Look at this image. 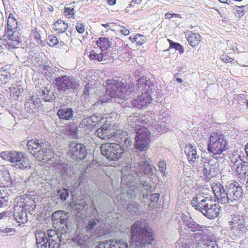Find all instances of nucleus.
I'll use <instances>...</instances> for the list:
<instances>
[{"label":"nucleus","instance_id":"37998d69","mask_svg":"<svg viewBox=\"0 0 248 248\" xmlns=\"http://www.w3.org/2000/svg\"><path fill=\"white\" fill-rule=\"evenodd\" d=\"M48 232H44L41 230H37L35 232V235L36 240L41 241H48Z\"/></svg>","mask_w":248,"mask_h":248},{"label":"nucleus","instance_id":"4c0bfd02","mask_svg":"<svg viewBox=\"0 0 248 248\" xmlns=\"http://www.w3.org/2000/svg\"><path fill=\"white\" fill-rule=\"evenodd\" d=\"M201 39V35L198 33H191L187 37V40L189 44L192 47L198 46Z\"/></svg>","mask_w":248,"mask_h":248},{"label":"nucleus","instance_id":"2eb2a0df","mask_svg":"<svg viewBox=\"0 0 248 248\" xmlns=\"http://www.w3.org/2000/svg\"><path fill=\"white\" fill-rule=\"evenodd\" d=\"M48 237V248H60L61 243L66 239L65 234L58 233L57 231L54 230L48 229L47 230Z\"/></svg>","mask_w":248,"mask_h":248},{"label":"nucleus","instance_id":"09e8293b","mask_svg":"<svg viewBox=\"0 0 248 248\" xmlns=\"http://www.w3.org/2000/svg\"><path fill=\"white\" fill-rule=\"evenodd\" d=\"M57 195L62 200L65 201L67 197L69 196V191L66 188L60 189L57 191Z\"/></svg>","mask_w":248,"mask_h":248},{"label":"nucleus","instance_id":"bb28decb","mask_svg":"<svg viewBox=\"0 0 248 248\" xmlns=\"http://www.w3.org/2000/svg\"><path fill=\"white\" fill-rule=\"evenodd\" d=\"M132 132L136 133L135 139H151L150 133L148 129L144 126H140L137 129H133Z\"/></svg>","mask_w":248,"mask_h":248},{"label":"nucleus","instance_id":"a18cd8bd","mask_svg":"<svg viewBox=\"0 0 248 248\" xmlns=\"http://www.w3.org/2000/svg\"><path fill=\"white\" fill-rule=\"evenodd\" d=\"M106 55L103 53L98 54L94 51H92L89 55V58L91 60H96L98 62L102 61L104 58L106 59Z\"/></svg>","mask_w":248,"mask_h":248},{"label":"nucleus","instance_id":"ddd939ff","mask_svg":"<svg viewBox=\"0 0 248 248\" xmlns=\"http://www.w3.org/2000/svg\"><path fill=\"white\" fill-rule=\"evenodd\" d=\"M151 116L149 114H146L145 115H140L139 114L135 113L128 117L127 119L128 124L127 128L131 132L133 129H137L140 126V124H146L151 123L150 119Z\"/></svg>","mask_w":248,"mask_h":248},{"label":"nucleus","instance_id":"680f3d73","mask_svg":"<svg viewBox=\"0 0 248 248\" xmlns=\"http://www.w3.org/2000/svg\"><path fill=\"white\" fill-rule=\"evenodd\" d=\"M74 9L73 7H65L64 13L66 16H69V17L74 14Z\"/></svg>","mask_w":248,"mask_h":248},{"label":"nucleus","instance_id":"de8ad7c7","mask_svg":"<svg viewBox=\"0 0 248 248\" xmlns=\"http://www.w3.org/2000/svg\"><path fill=\"white\" fill-rule=\"evenodd\" d=\"M170 43V47L171 48H175L176 50L179 51L180 54L184 53V48L182 45L178 43H175L170 40H169Z\"/></svg>","mask_w":248,"mask_h":248},{"label":"nucleus","instance_id":"c03bdc74","mask_svg":"<svg viewBox=\"0 0 248 248\" xmlns=\"http://www.w3.org/2000/svg\"><path fill=\"white\" fill-rule=\"evenodd\" d=\"M99 220L95 217L94 218L89 219L86 223V229L88 232H92L93 229L99 223Z\"/></svg>","mask_w":248,"mask_h":248},{"label":"nucleus","instance_id":"423d86ee","mask_svg":"<svg viewBox=\"0 0 248 248\" xmlns=\"http://www.w3.org/2000/svg\"><path fill=\"white\" fill-rule=\"evenodd\" d=\"M122 183L129 185V181H131L130 176L135 177L144 174H152V168L149 162L147 161H140L135 163L134 166L127 165L126 168L122 170Z\"/></svg>","mask_w":248,"mask_h":248},{"label":"nucleus","instance_id":"052dcab7","mask_svg":"<svg viewBox=\"0 0 248 248\" xmlns=\"http://www.w3.org/2000/svg\"><path fill=\"white\" fill-rule=\"evenodd\" d=\"M93 88H89L87 85H86L84 88L83 94V95L85 96V98L89 96L91 94V93L93 91Z\"/></svg>","mask_w":248,"mask_h":248},{"label":"nucleus","instance_id":"c9c22d12","mask_svg":"<svg viewBox=\"0 0 248 248\" xmlns=\"http://www.w3.org/2000/svg\"><path fill=\"white\" fill-rule=\"evenodd\" d=\"M42 93L44 97V100L46 102H50L54 100L57 96V93L48 87H45L43 90Z\"/></svg>","mask_w":248,"mask_h":248},{"label":"nucleus","instance_id":"ea45409f","mask_svg":"<svg viewBox=\"0 0 248 248\" xmlns=\"http://www.w3.org/2000/svg\"><path fill=\"white\" fill-rule=\"evenodd\" d=\"M116 144L121 145V148H123L125 147V148H127L130 146L132 145V139L130 138V136L129 135V133L127 132L126 133V136H124V138L122 137L121 140L118 141V142L115 143Z\"/></svg>","mask_w":248,"mask_h":248},{"label":"nucleus","instance_id":"dca6fc26","mask_svg":"<svg viewBox=\"0 0 248 248\" xmlns=\"http://www.w3.org/2000/svg\"><path fill=\"white\" fill-rule=\"evenodd\" d=\"M45 146V142L37 139L29 140L27 143L28 150L35 157H39L43 154L42 150Z\"/></svg>","mask_w":248,"mask_h":248},{"label":"nucleus","instance_id":"a211bd4d","mask_svg":"<svg viewBox=\"0 0 248 248\" xmlns=\"http://www.w3.org/2000/svg\"><path fill=\"white\" fill-rule=\"evenodd\" d=\"M185 153L188 162L191 165H196L198 163L200 156L197 153L195 145L186 144L185 148Z\"/></svg>","mask_w":248,"mask_h":248},{"label":"nucleus","instance_id":"7c9ffc66","mask_svg":"<svg viewBox=\"0 0 248 248\" xmlns=\"http://www.w3.org/2000/svg\"><path fill=\"white\" fill-rule=\"evenodd\" d=\"M52 166L54 169L62 175H64L68 170V166L66 164L62 163L60 160L53 163Z\"/></svg>","mask_w":248,"mask_h":248},{"label":"nucleus","instance_id":"cd10ccee","mask_svg":"<svg viewBox=\"0 0 248 248\" xmlns=\"http://www.w3.org/2000/svg\"><path fill=\"white\" fill-rule=\"evenodd\" d=\"M72 206L73 209L77 211L78 213L85 211L88 208L86 200L81 198L77 199Z\"/></svg>","mask_w":248,"mask_h":248},{"label":"nucleus","instance_id":"3c124183","mask_svg":"<svg viewBox=\"0 0 248 248\" xmlns=\"http://www.w3.org/2000/svg\"><path fill=\"white\" fill-rule=\"evenodd\" d=\"M94 126L101 122L102 117L100 114H95L88 117Z\"/></svg>","mask_w":248,"mask_h":248},{"label":"nucleus","instance_id":"f257e3e1","mask_svg":"<svg viewBox=\"0 0 248 248\" xmlns=\"http://www.w3.org/2000/svg\"><path fill=\"white\" fill-rule=\"evenodd\" d=\"M149 186L146 182L140 183L135 186H130L127 193L121 192L120 190H117L112 199L116 205L126 206L127 210L131 213H136L139 210L137 201L140 198L139 194L147 195Z\"/></svg>","mask_w":248,"mask_h":248},{"label":"nucleus","instance_id":"7ed1b4c3","mask_svg":"<svg viewBox=\"0 0 248 248\" xmlns=\"http://www.w3.org/2000/svg\"><path fill=\"white\" fill-rule=\"evenodd\" d=\"M106 86V93L99 99L102 103L109 102L113 98L116 103L122 105L126 101V98L133 94L131 88L127 87L126 83L117 80L108 79Z\"/></svg>","mask_w":248,"mask_h":248},{"label":"nucleus","instance_id":"412c9836","mask_svg":"<svg viewBox=\"0 0 248 248\" xmlns=\"http://www.w3.org/2000/svg\"><path fill=\"white\" fill-rule=\"evenodd\" d=\"M96 248H128V245L123 240L110 239L99 243Z\"/></svg>","mask_w":248,"mask_h":248},{"label":"nucleus","instance_id":"5fc2aeb1","mask_svg":"<svg viewBox=\"0 0 248 248\" xmlns=\"http://www.w3.org/2000/svg\"><path fill=\"white\" fill-rule=\"evenodd\" d=\"M11 78V76L9 74H4L0 75V86L6 84Z\"/></svg>","mask_w":248,"mask_h":248},{"label":"nucleus","instance_id":"69168bd1","mask_svg":"<svg viewBox=\"0 0 248 248\" xmlns=\"http://www.w3.org/2000/svg\"><path fill=\"white\" fill-rule=\"evenodd\" d=\"M222 59L225 62H231L233 61L232 58L228 56H223Z\"/></svg>","mask_w":248,"mask_h":248},{"label":"nucleus","instance_id":"e2e57ef3","mask_svg":"<svg viewBox=\"0 0 248 248\" xmlns=\"http://www.w3.org/2000/svg\"><path fill=\"white\" fill-rule=\"evenodd\" d=\"M158 167L162 173H165L166 170V164L164 161H160L158 163Z\"/></svg>","mask_w":248,"mask_h":248},{"label":"nucleus","instance_id":"9b49d317","mask_svg":"<svg viewBox=\"0 0 248 248\" xmlns=\"http://www.w3.org/2000/svg\"><path fill=\"white\" fill-rule=\"evenodd\" d=\"M229 225L231 232L241 236L248 227V217L242 214L234 215Z\"/></svg>","mask_w":248,"mask_h":248},{"label":"nucleus","instance_id":"c85d7f7f","mask_svg":"<svg viewBox=\"0 0 248 248\" xmlns=\"http://www.w3.org/2000/svg\"><path fill=\"white\" fill-rule=\"evenodd\" d=\"M74 241L81 248H86L90 243V238L87 235L79 234L74 239Z\"/></svg>","mask_w":248,"mask_h":248},{"label":"nucleus","instance_id":"4d7b16f0","mask_svg":"<svg viewBox=\"0 0 248 248\" xmlns=\"http://www.w3.org/2000/svg\"><path fill=\"white\" fill-rule=\"evenodd\" d=\"M36 248H47L48 241H41L36 240Z\"/></svg>","mask_w":248,"mask_h":248},{"label":"nucleus","instance_id":"79ce46f5","mask_svg":"<svg viewBox=\"0 0 248 248\" xmlns=\"http://www.w3.org/2000/svg\"><path fill=\"white\" fill-rule=\"evenodd\" d=\"M126 132L120 129H118L116 131H115L114 129L111 140L116 142V143L118 142V141L121 140L122 137L124 138Z\"/></svg>","mask_w":248,"mask_h":248},{"label":"nucleus","instance_id":"864d4df0","mask_svg":"<svg viewBox=\"0 0 248 248\" xmlns=\"http://www.w3.org/2000/svg\"><path fill=\"white\" fill-rule=\"evenodd\" d=\"M176 248H189L187 244L186 241L184 238L179 239L176 243Z\"/></svg>","mask_w":248,"mask_h":248},{"label":"nucleus","instance_id":"8fccbe9b","mask_svg":"<svg viewBox=\"0 0 248 248\" xmlns=\"http://www.w3.org/2000/svg\"><path fill=\"white\" fill-rule=\"evenodd\" d=\"M233 9L234 11L235 16L239 17L242 16L245 13L244 6H235Z\"/></svg>","mask_w":248,"mask_h":248},{"label":"nucleus","instance_id":"4be33fe9","mask_svg":"<svg viewBox=\"0 0 248 248\" xmlns=\"http://www.w3.org/2000/svg\"><path fill=\"white\" fill-rule=\"evenodd\" d=\"M218 164L217 162L210 160L207 163H204L203 173L206 178L211 179L216 176L218 171Z\"/></svg>","mask_w":248,"mask_h":248},{"label":"nucleus","instance_id":"774afa93","mask_svg":"<svg viewBox=\"0 0 248 248\" xmlns=\"http://www.w3.org/2000/svg\"><path fill=\"white\" fill-rule=\"evenodd\" d=\"M11 229L10 228H5L4 229H1L0 230V232H5L6 233H7L9 232H11Z\"/></svg>","mask_w":248,"mask_h":248},{"label":"nucleus","instance_id":"b1692460","mask_svg":"<svg viewBox=\"0 0 248 248\" xmlns=\"http://www.w3.org/2000/svg\"><path fill=\"white\" fill-rule=\"evenodd\" d=\"M14 217L17 222L24 224L28 221L27 211L21 206H15Z\"/></svg>","mask_w":248,"mask_h":248},{"label":"nucleus","instance_id":"9d476101","mask_svg":"<svg viewBox=\"0 0 248 248\" xmlns=\"http://www.w3.org/2000/svg\"><path fill=\"white\" fill-rule=\"evenodd\" d=\"M54 82L58 91L65 94L74 92L79 85L77 79L73 77L67 76H61L55 78Z\"/></svg>","mask_w":248,"mask_h":248},{"label":"nucleus","instance_id":"72a5a7b5","mask_svg":"<svg viewBox=\"0 0 248 248\" xmlns=\"http://www.w3.org/2000/svg\"><path fill=\"white\" fill-rule=\"evenodd\" d=\"M96 45L102 51H105L109 48L112 44L108 39L105 37H100L96 42Z\"/></svg>","mask_w":248,"mask_h":248},{"label":"nucleus","instance_id":"e433bc0d","mask_svg":"<svg viewBox=\"0 0 248 248\" xmlns=\"http://www.w3.org/2000/svg\"><path fill=\"white\" fill-rule=\"evenodd\" d=\"M79 127L83 129L86 133H89L94 126L93 124H92L90 119L87 117L82 120L79 124Z\"/></svg>","mask_w":248,"mask_h":248},{"label":"nucleus","instance_id":"6e6552de","mask_svg":"<svg viewBox=\"0 0 248 248\" xmlns=\"http://www.w3.org/2000/svg\"><path fill=\"white\" fill-rule=\"evenodd\" d=\"M226 138L220 132L213 133L209 137L208 150L214 155H220L228 149Z\"/></svg>","mask_w":248,"mask_h":248},{"label":"nucleus","instance_id":"f3484780","mask_svg":"<svg viewBox=\"0 0 248 248\" xmlns=\"http://www.w3.org/2000/svg\"><path fill=\"white\" fill-rule=\"evenodd\" d=\"M3 37L5 40H9L10 42L7 44L11 48L18 47V45L22 41V37L17 30L5 31Z\"/></svg>","mask_w":248,"mask_h":248},{"label":"nucleus","instance_id":"a878e982","mask_svg":"<svg viewBox=\"0 0 248 248\" xmlns=\"http://www.w3.org/2000/svg\"><path fill=\"white\" fill-rule=\"evenodd\" d=\"M186 226L192 232H202L205 233L207 231L205 226L201 225L192 220H187L185 222Z\"/></svg>","mask_w":248,"mask_h":248},{"label":"nucleus","instance_id":"6e6d98bb","mask_svg":"<svg viewBox=\"0 0 248 248\" xmlns=\"http://www.w3.org/2000/svg\"><path fill=\"white\" fill-rule=\"evenodd\" d=\"M47 40V44L50 46H55L59 42L58 38L54 36H49Z\"/></svg>","mask_w":248,"mask_h":248},{"label":"nucleus","instance_id":"aec40b11","mask_svg":"<svg viewBox=\"0 0 248 248\" xmlns=\"http://www.w3.org/2000/svg\"><path fill=\"white\" fill-rule=\"evenodd\" d=\"M113 125L109 123H105L96 131V135L100 139L107 140L112 139L113 133Z\"/></svg>","mask_w":248,"mask_h":248},{"label":"nucleus","instance_id":"f03ea898","mask_svg":"<svg viewBox=\"0 0 248 248\" xmlns=\"http://www.w3.org/2000/svg\"><path fill=\"white\" fill-rule=\"evenodd\" d=\"M136 87L134 88L132 86L128 85L127 87L131 88L133 92L132 95L128 96L126 99L131 97L135 94H138V97L130 102H124L123 104V107H133L139 109H144L151 103L150 95L155 90L153 83L146 78H142L137 81Z\"/></svg>","mask_w":248,"mask_h":248},{"label":"nucleus","instance_id":"603ef678","mask_svg":"<svg viewBox=\"0 0 248 248\" xmlns=\"http://www.w3.org/2000/svg\"><path fill=\"white\" fill-rule=\"evenodd\" d=\"M150 120L151 121V123L146 124L149 126L151 125L154 129L156 130L157 132H160L162 131V127L156 124L155 119L152 118L151 117V118H150Z\"/></svg>","mask_w":248,"mask_h":248},{"label":"nucleus","instance_id":"6ab92c4d","mask_svg":"<svg viewBox=\"0 0 248 248\" xmlns=\"http://www.w3.org/2000/svg\"><path fill=\"white\" fill-rule=\"evenodd\" d=\"M212 189L216 198L222 203H227V190L219 182L213 183Z\"/></svg>","mask_w":248,"mask_h":248},{"label":"nucleus","instance_id":"4468645a","mask_svg":"<svg viewBox=\"0 0 248 248\" xmlns=\"http://www.w3.org/2000/svg\"><path fill=\"white\" fill-rule=\"evenodd\" d=\"M69 154L73 159H84L87 155L86 147L81 143L72 142L69 145Z\"/></svg>","mask_w":248,"mask_h":248},{"label":"nucleus","instance_id":"49530a36","mask_svg":"<svg viewBox=\"0 0 248 248\" xmlns=\"http://www.w3.org/2000/svg\"><path fill=\"white\" fill-rule=\"evenodd\" d=\"M196 248H217V245L213 241L199 243Z\"/></svg>","mask_w":248,"mask_h":248},{"label":"nucleus","instance_id":"a19ab883","mask_svg":"<svg viewBox=\"0 0 248 248\" xmlns=\"http://www.w3.org/2000/svg\"><path fill=\"white\" fill-rule=\"evenodd\" d=\"M67 28V24L62 20H57L54 24V29L59 33L64 32Z\"/></svg>","mask_w":248,"mask_h":248},{"label":"nucleus","instance_id":"2f4dec72","mask_svg":"<svg viewBox=\"0 0 248 248\" xmlns=\"http://www.w3.org/2000/svg\"><path fill=\"white\" fill-rule=\"evenodd\" d=\"M8 190L5 187L0 186V208L7 204L9 200Z\"/></svg>","mask_w":248,"mask_h":248},{"label":"nucleus","instance_id":"13d9d810","mask_svg":"<svg viewBox=\"0 0 248 248\" xmlns=\"http://www.w3.org/2000/svg\"><path fill=\"white\" fill-rule=\"evenodd\" d=\"M159 198V194L158 193H154L151 195L150 200L151 202L150 204H152L153 202V205H155V204H157V201H158Z\"/></svg>","mask_w":248,"mask_h":248},{"label":"nucleus","instance_id":"f8f14e48","mask_svg":"<svg viewBox=\"0 0 248 248\" xmlns=\"http://www.w3.org/2000/svg\"><path fill=\"white\" fill-rule=\"evenodd\" d=\"M100 150L102 155L108 159L116 161L121 158L124 150L120 145L106 143L101 145Z\"/></svg>","mask_w":248,"mask_h":248},{"label":"nucleus","instance_id":"0e129e2a","mask_svg":"<svg viewBox=\"0 0 248 248\" xmlns=\"http://www.w3.org/2000/svg\"><path fill=\"white\" fill-rule=\"evenodd\" d=\"M143 36L142 35L138 34L135 38V41L138 44L140 45H142L145 41L143 39H141V38L143 37Z\"/></svg>","mask_w":248,"mask_h":248},{"label":"nucleus","instance_id":"338daca9","mask_svg":"<svg viewBox=\"0 0 248 248\" xmlns=\"http://www.w3.org/2000/svg\"><path fill=\"white\" fill-rule=\"evenodd\" d=\"M120 32L124 35H128L130 33L129 31L124 28L120 30Z\"/></svg>","mask_w":248,"mask_h":248},{"label":"nucleus","instance_id":"1a4fd4ad","mask_svg":"<svg viewBox=\"0 0 248 248\" xmlns=\"http://www.w3.org/2000/svg\"><path fill=\"white\" fill-rule=\"evenodd\" d=\"M227 190V203L230 205H236L241 201L243 191L242 186L236 181L227 182L225 185Z\"/></svg>","mask_w":248,"mask_h":248},{"label":"nucleus","instance_id":"5701e85b","mask_svg":"<svg viewBox=\"0 0 248 248\" xmlns=\"http://www.w3.org/2000/svg\"><path fill=\"white\" fill-rule=\"evenodd\" d=\"M67 214L64 211H57L53 213L51 219L53 226L57 225L59 223L61 225H66V220L67 219Z\"/></svg>","mask_w":248,"mask_h":248},{"label":"nucleus","instance_id":"20e7f679","mask_svg":"<svg viewBox=\"0 0 248 248\" xmlns=\"http://www.w3.org/2000/svg\"><path fill=\"white\" fill-rule=\"evenodd\" d=\"M191 204L209 219L216 218L220 213L219 205L215 203L211 197L206 196L203 193L196 194L193 198Z\"/></svg>","mask_w":248,"mask_h":248},{"label":"nucleus","instance_id":"bf43d9fd","mask_svg":"<svg viewBox=\"0 0 248 248\" xmlns=\"http://www.w3.org/2000/svg\"><path fill=\"white\" fill-rule=\"evenodd\" d=\"M76 29L79 33H83L85 31L84 24L80 22L77 23L76 26Z\"/></svg>","mask_w":248,"mask_h":248},{"label":"nucleus","instance_id":"393cba45","mask_svg":"<svg viewBox=\"0 0 248 248\" xmlns=\"http://www.w3.org/2000/svg\"><path fill=\"white\" fill-rule=\"evenodd\" d=\"M236 163H237L236 162ZM235 167V172L238 177L241 179L246 178L248 175V165L240 162L235 163L233 166Z\"/></svg>","mask_w":248,"mask_h":248},{"label":"nucleus","instance_id":"f704fd0d","mask_svg":"<svg viewBox=\"0 0 248 248\" xmlns=\"http://www.w3.org/2000/svg\"><path fill=\"white\" fill-rule=\"evenodd\" d=\"M45 147L42 150L43 154L40 155V158H42L43 160H50L54 158V153L51 149L48 148V143L45 141Z\"/></svg>","mask_w":248,"mask_h":248},{"label":"nucleus","instance_id":"c756f323","mask_svg":"<svg viewBox=\"0 0 248 248\" xmlns=\"http://www.w3.org/2000/svg\"><path fill=\"white\" fill-rule=\"evenodd\" d=\"M74 112L71 108L61 109L58 110L57 114L60 119L66 120H72Z\"/></svg>","mask_w":248,"mask_h":248},{"label":"nucleus","instance_id":"473e14b6","mask_svg":"<svg viewBox=\"0 0 248 248\" xmlns=\"http://www.w3.org/2000/svg\"><path fill=\"white\" fill-rule=\"evenodd\" d=\"M135 146L138 150L143 151L146 150L148 147L151 139H135Z\"/></svg>","mask_w":248,"mask_h":248},{"label":"nucleus","instance_id":"58836bf2","mask_svg":"<svg viewBox=\"0 0 248 248\" xmlns=\"http://www.w3.org/2000/svg\"><path fill=\"white\" fill-rule=\"evenodd\" d=\"M17 26L16 19L14 17L13 14L10 13L8 18L7 26L5 31L17 30Z\"/></svg>","mask_w":248,"mask_h":248},{"label":"nucleus","instance_id":"39448f33","mask_svg":"<svg viewBox=\"0 0 248 248\" xmlns=\"http://www.w3.org/2000/svg\"><path fill=\"white\" fill-rule=\"evenodd\" d=\"M153 241V232L140 221H137L132 226V248H149Z\"/></svg>","mask_w":248,"mask_h":248},{"label":"nucleus","instance_id":"0eeeda50","mask_svg":"<svg viewBox=\"0 0 248 248\" xmlns=\"http://www.w3.org/2000/svg\"><path fill=\"white\" fill-rule=\"evenodd\" d=\"M0 156L3 159L11 162L16 169L25 170L31 168L29 158L21 152L4 151L0 153Z\"/></svg>","mask_w":248,"mask_h":248}]
</instances>
